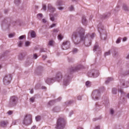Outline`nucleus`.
I'll return each instance as SVG.
<instances>
[{
	"mask_svg": "<svg viewBox=\"0 0 129 129\" xmlns=\"http://www.w3.org/2000/svg\"><path fill=\"white\" fill-rule=\"evenodd\" d=\"M85 30L83 28L80 27L78 28L77 32H74L73 33L72 37V39L75 44H77L79 43H77L76 42V39L78 37V35L79 34V35L81 41L86 46L88 47L91 45V41L90 40L87 41V38L90 40L92 39L94 37L95 34L93 33H92L90 35L88 34L85 36Z\"/></svg>",
	"mask_w": 129,
	"mask_h": 129,
	"instance_id": "nucleus-1",
	"label": "nucleus"
},
{
	"mask_svg": "<svg viewBox=\"0 0 129 129\" xmlns=\"http://www.w3.org/2000/svg\"><path fill=\"white\" fill-rule=\"evenodd\" d=\"M62 78L61 73H58L55 78H48L45 80V82L49 85H50L54 82L56 80L58 81H60Z\"/></svg>",
	"mask_w": 129,
	"mask_h": 129,
	"instance_id": "nucleus-2",
	"label": "nucleus"
},
{
	"mask_svg": "<svg viewBox=\"0 0 129 129\" xmlns=\"http://www.w3.org/2000/svg\"><path fill=\"white\" fill-rule=\"evenodd\" d=\"M65 120L62 118L59 119L57 121L56 128L57 129H63L65 125Z\"/></svg>",
	"mask_w": 129,
	"mask_h": 129,
	"instance_id": "nucleus-3",
	"label": "nucleus"
},
{
	"mask_svg": "<svg viewBox=\"0 0 129 129\" xmlns=\"http://www.w3.org/2000/svg\"><path fill=\"white\" fill-rule=\"evenodd\" d=\"M32 121V116L30 114H27L25 116L22 123L26 125H28L30 124Z\"/></svg>",
	"mask_w": 129,
	"mask_h": 129,
	"instance_id": "nucleus-4",
	"label": "nucleus"
},
{
	"mask_svg": "<svg viewBox=\"0 0 129 129\" xmlns=\"http://www.w3.org/2000/svg\"><path fill=\"white\" fill-rule=\"evenodd\" d=\"M70 74V73H66L62 78L63 79V85L66 86L69 84L70 79L69 74Z\"/></svg>",
	"mask_w": 129,
	"mask_h": 129,
	"instance_id": "nucleus-5",
	"label": "nucleus"
},
{
	"mask_svg": "<svg viewBox=\"0 0 129 129\" xmlns=\"http://www.w3.org/2000/svg\"><path fill=\"white\" fill-rule=\"evenodd\" d=\"M12 79L11 74H8L6 75L4 78L3 82L5 85H8L10 84Z\"/></svg>",
	"mask_w": 129,
	"mask_h": 129,
	"instance_id": "nucleus-6",
	"label": "nucleus"
},
{
	"mask_svg": "<svg viewBox=\"0 0 129 129\" xmlns=\"http://www.w3.org/2000/svg\"><path fill=\"white\" fill-rule=\"evenodd\" d=\"M17 100L16 97H10L9 106L11 107L15 106L16 104Z\"/></svg>",
	"mask_w": 129,
	"mask_h": 129,
	"instance_id": "nucleus-7",
	"label": "nucleus"
},
{
	"mask_svg": "<svg viewBox=\"0 0 129 129\" xmlns=\"http://www.w3.org/2000/svg\"><path fill=\"white\" fill-rule=\"evenodd\" d=\"M99 75V72L98 71L93 70L91 72L88 73V75L89 77L96 78Z\"/></svg>",
	"mask_w": 129,
	"mask_h": 129,
	"instance_id": "nucleus-8",
	"label": "nucleus"
},
{
	"mask_svg": "<svg viewBox=\"0 0 129 129\" xmlns=\"http://www.w3.org/2000/svg\"><path fill=\"white\" fill-rule=\"evenodd\" d=\"M70 46V42L69 41H67L63 42L61 46V48L63 50H66L69 48Z\"/></svg>",
	"mask_w": 129,
	"mask_h": 129,
	"instance_id": "nucleus-9",
	"label": "nucleus"
},
{
	"mask_svg": "<svg viewBox=\"0 0 129 129\" xmlns=\"http://www.w3.org/2000/svg\"><path fill=\"white\" fill-rule=\"evenodd\" d=\"M61 98V97L58 98L57 100H53L50 101L47 104V106L48 107H50L51 106L53 105L56 102H58L59 101Z\"/></svg>",
	"mask_w": 129,
	"mask_h": 129,
	"instance_id": "nucleus-10",
	"label": "nucleus"
},
{
	"mask_svg": "<svg viewBox=\"0 0 129 129\" xmlns=\"http://www.w3.org/2000/svg\"><path fill=\"white\" fill-rule=\"evenodd\" d=\"M81 68V66L79 65L75 67H71L69 69V71L70 72H73L75 71L80 69Z\"/></svg>",
	"mask_w": 129,
	"mask_h": 129,
	"instance_id": "nucleus-11",
	"label": "nucleus"
},
{
	"mask_svg": "<svg viewBox=\"0 0 129 129\" xmlns=\"http://www.w3.org/2000/svg\"><path fill=\"white\" fill-rule=\"evenodd\" d=\"M122 9L125 12H127L129 11V6L126 4H123L122 7Z\"/></svg>",
	"mask_w": 129,
	"mask_h": 129,
	"instance_id": "nucleus-12",
	"label": "nucleus"
},
{
	"mask_svg": "<svg viewBox=\"0 0 129 129\" xmlns=\"http://www.w3.org/2000/svg\"><path fill=\"white\" fill-rule=\"evenodd\" d=\"M48 8L50 11L51 12H53L55 10V8L52 7L50 4L48 5Z\"/></svg>",
	"mask_w": 129,
	"mask_h": 129,
	"instance_id": "nucleus-13",
	"label": "nucleus"
},
{
	"mask_svg": "<svg viewBox=\"0 0 129 129\" xmlns=\"http://www.w3.org/2000/svg\"><path fill=\"white\" fill-rule=\"evenodd\" d=\"M100 94V91L98 90H96L93 91L92 93V94L93 96H95V97H96V96H99Z\"/></svg>",
	"mask_w": 129,
	"mask_h": 129,
	"instance_id": "nucleus-14",
	"label": "nucleus"
},
{
	"mask_svg": "<svg viewBox=\"0 0 129 129\" xmlns=\"http://www.w3.org/2000/svg\"><path fill=\"white\" fill-rule=\"evenodd\" d=\"M110 15V13H108L104 14L102 16V18L106 19Z\"/></svg>",
	"mask_w": 129,
	"mask_h": 129,
	"instance_id": "nucleus-15",
	"label": "nucleus"
},
{
	"mask_svg": "<svg viewBox=\"0 0 129 129\" xmlns=\"http://www.w3.org/2000/svg\"><path fill=\"white\" fill-rule=\"evenodd\" d=\"M118 93H120L121 95V96H123L124 95L125 93L123 92L122 89L121 88H118Z\"/></svg>",
	"mask_w": 129,
	"mask_h": 129,
	"instance_id": "nucleus-16",
	"label": "nucleus"
},
{
	"mask_svg": "<svg viewBox=\"0 0 129 129\" xmlns=\"http://www.w3.org/2000/svg\"><path fill=\"white\" fill-rule=\"evenodd\" d=\"M7 124L8 122L7 121H2L1 122L0 125L4 127Z\"/></svg>",
	"mask_w": 129,
	"mask_h": 129,
	"instance_id": "nucleus-17",
	"label": "nucleus"
},
{
	"mask_svg": "<svg viewBox=\"0 0 129 129\" xmlns=\"http://www.w3.org/2000/svg\"><path fill=\"white\" fill-rule=\"evenodd\" d=\"M60 109V108L59 107L56 106L53 108V110L54 112H58L59 111Z\"/></svg>",
	"mask_w": 129,
	"mask_h": 129,
	"instance_id": "nucleus-18",
	"label": "nucleus"
},
{
	"mask_svg": "<svg viewBox=\"0 0 129 129\" xmlns=\"http://www.w3.org/2000/svg\"><path fill=\"white\" fill-rule=\"evenodd\" d=\"M82 23L83 25H85L87 23V20L85 17H83L82 18Z\"/></svg>",
	"mask_w": 129,
	"mask_h": 129,
	"instance_id": "nucleus-19",
	"label": "nucleus"
},
{
	"mask_svg": "<svg viewBox=\"0 0 129 129\" xmlns=\"http://www.w3.org/2000/svg\"><path fill=\"white\" fill-rule=\"evenodd\" d=\"M23 44V41H20L18 42L17 43V46L19 47H21L22 46V45Z\"/></svg>",
	"mask_w": 129,
	"mask_h": 129,
	"instance_id": "nucleus-20",
	"label": "nucleus"
},
{
	"mask_svg": "<svg viewBox=\"0 0 129 129\" xmlns=\"http://www.w3.org/2000/svg\"><path fill=\"white\" fill-rule=\"evenodd\" d=\"M31 37L32 38H34L35 37L36 34L34 31H31L30 33Z\"/></svg>",
	"mask_w": 129,
	"mask_h": 129,
	"instance_id": "nucleus-21",
	"label": "nucleus"
},
{
	"mask_svg": "<svg viewBox=\"0 0 129 129\" xmlns=\"http://www.w3.org/2000/svg\"><path fill=\"white\" fill-rule=\"evenodd\" d=\"M113 80V78L111 77H109L106 80L105 82L106 84L108 83L109 82Z\"/></svg>",
	"mask_w": 129,
	"mask_h": 129,
	"instance_id": "nucleus-22",
	"label": "nucleus"
},
{
	"mask_svg": "<svg viewBox=\"0 0 129 129\" xmlns=\"http://www.w3.org/2000/svg\"><path fill=\"white\" fill-rule=\"evenodd\" d=\"M99 47V46L97 44H95L93 48V51H96V49H98Z\"/></svg>",
	"mask_w": 129,
	"mask_h": 129,
	"instance_id": "nucleus-23",
	"label": "nucleus"
},
{
	"mask_svg": "<svg viewBox=\"0 0 129 129\" xmlns=\"http://www.w3.org/2000/svg\"><path fill=\"white\" fill-rule=\"evenodd\" d=\"M31 42L28 41H26L25 43V47H28L30 46Z\"/></svg>",
	"mask_w": 129,
	"mask_h": 129,
	"instance_id": "nucleus-24",
	"label": "nucleus"
},
{
	"mask_svg": "<svg viewBox=\"0 0 129 129\" xmlns=\"http://www.w3.org/2000/svg\"><path fill=\"white\" fill-rule=\"evenodd\" d=\"M49 15L50 16V19L51 20L53 21L54 20V17L53 16V15L50 14Z\"/></svg>",
	"mask_w": 129,
	"mask_h": 129,
	"instance_id": "nucleus-25",
	"label": "nucleus"
},
{
	"mask_svg": "<svg viewBox=\"0 0 129 129\" xmlns=\"http://www.w3.org/2000/svg\"><path fill=\"white\" fill-rule=\"evenodd\" d=\"M62 5V2L61 1L58 0L57 1L56 3V5L57 6H60Z\"/></svg>",
	"mask_w": 129,
	"mask_h": 129,
	"instance_id": "nucleus-26",
	"label": "nucleus"
},
{
	"mask_svg": "<svg viewBox=\"0 0 129 129\" xmlns=\"http://www.w3.org/2000/svg\"><path fill=\"white\" fill-rule=\"evenodd\" d=\"M25 38V35H23L20 36L19 37V39L20 41H21L23 39Z\"/></svg>",
	"mask_w": 129,
	"mask_h": 129,
	"instance_id": "nucleus-27",
	"label": "nucleus"
},
{
	"mask_svg": "<svg viewBox=\"0 0 129 129\" xmlns=\"http://www.w3.org/2000/svg\"><path fill=\"white\" fill-rule=\"evenodd\" d=\"M117 89L115 88H113L112 90V93L114 94H115L117 93Z\"/></svg>",
	"mask_w": 129,
	"mask_h": 129,
	"instance_id": "nucleus-28",
	"label": "nucleus"
},
{
	"mask_svg": "<svg viewBox=\"0 0 129 129\" xmlns=\"http://www.w3.org/2000/svg\"><path fill=\"white\" fill-rule=\"evenodd\" d=\"M69 10L70 11H74V6L72 5L69 8Z\"/></svg>",
	"mask_w": 129,
	"mask_h": 129,
	"instance_id": "nucleus-29",
	"label": "nucleus"
},
{
	"mask_svg": "<svg viewBox=\"0 0 129 129\" xmlns=\"http://www.w3.org/2000/svg\"><path fill=\"white\" fill-rule=\"evenodd\" d=\"M35 119L37 121H39L41 119V117L39 116H37L36 117Z\"/></svg>",
	"mask_w": 129,
	"mask_h": 129,
	"instance_id": "nucleus-30",
	"label": "nucleus"
},
{
	"mask_svg": "<svg viewBox=\"0 0 129 129\" xmlns=\"http://www.w3.org/2000/svg\"><path fill=\"white\" fill-rule=\"evenodd\" d=\"M121 38L120 37H119L117 39L116 41V43L117 44H118L120 43L121 42Z\"/></svg>",
	"mask_w": 129,
	"mask_h": 129,
	"instance_id": "nucleus-31",
	"label": "nucleus"
},
{
	"mask_svg": "<svg viewBox=\"0 0 129 129\" xmlns=\"http://www.w3.org/2000/svg\"><path fill=\"white\" fill-rule=\"evenodd\" d=\"M85 85L87 87H89L90 85V82L89 81H86L85 83Z\"/></svg>",
	"mask_w": 129,
	"mask_h": 129,
	"instance_id": "nucleus-32",
	"label": "nucleus"
},
{
	"mask_svg": "<svg viewBox=\"0 0 129 129\" xmlns=\"http://www.w3.org/2000/svg\"><path fill=\"white\" fill-rule=\"evenodd\" d=\"M46 50H47L46 49L41 48L40 49V52H45L46 51Z\"/></svg>",
	"mask_w": 129,
	"mask_h": 129,
	"instance_id": "nucleus-33",
	"label": "nucleus"
},
{
	"mask_svg": "<svg viewBox=\"0 0 129 129\" xmlns=\"http://www.w3.org/2000/svg\"><path fill=\"white\" fill-rule=\"evenodd\" d=\"M54 43V42L52 40H51L49 42L48 45L52 46L53 45V44Z\"/></svg>",
	"mask_w": 129,
	"mask_h": 129,
	"instance_id": "nucleus-34",
	"label": "nucleus"
},
{
	"mask_svg": "<svg viewBox=\"0 0 129 129\" xmlns=\"http://www.w3.org/2000/svg\"><path fill=\"white\" fill-rule=\"evenodd\" d=\"M110 51H109L107 52H106L105 53L104 55L105 56L110 55Z\"/></svg>",
	"mask_w": 129,
	"mask_h": 129,
	"instance_id": "nucleus-35",
	"label": "nucleus"
},
{
	"mask_svg": "<svg viewBox=\"0 0 129 129\" xmlns=\"http://www.w3.org/2000/svg\"><path fill=\"white\" fill-rule=\"evenodd\" d=\"M35 100V97H31L29 99L30 102L31 103L33 102Z\"/></svg>",
	"mask_w": 129,
	"mask_h": 129,
	"instance_id": "nucleus-36",
	"label": "nucleus"
},
{
	"mask_svg": "<svg viewBox=\"0 0 129 129\" xmlns=\"http://www.w3.org/2000/svg\"><path fill=\"white\" fill-rule=\"evenodd\" d=\"M13 113V111H12L9 110L7 112V114L9 115H12Z\"/></svg>",
	"mask_w": 129,
	"mask_h": 129,
	"instance_id": "nucleus-37",
	"label": "nucleus"
},
{
	"mask_svg": "<svg viewBox=\"0 0 129 129\" xmlns=\"http://www.w3.org/2000/svg\"><path fill=\"white\" fill-rule=\"evenodd\" d=\"M15 3L16 5L20 3V0H15Z\"/></svg>",
	"mask_w": 129,
	"mask_h": 129,
	"instance_id": "nucleus-38",
	"label": "nucleus"
},
{
	"mask_svg": "<svg viewBox=\"0 0 129 129\" xmlns=\"http://www.w3.org/2000/svg\"><path fill=\"white\" fill-rule=\"evenodd\" d=\"M78 51V50L76 48H74L73 49L72 52L74 53H76Z\"/></svg>",
	"mask_w": 129,
	"mask_h": 129,
	"instance_id": "nucleus-39",
	"label": "nucleus"
},
{
	"mask_svg": "<svg viewBox=\"0 0 129 129\" xmlns=\"http://www.w3.org/2000/svg\"><path fill=\"white\" fill-rule=\"evenodd\" d=\"M17 121L18 120H17L13 121L12 123V125H15L16 124Z\"/></svg>",
	"mask_w": 129,
	"mask_h": 129,
	"instance_id": "nucleus-40",
	"label": "nucleus"
},
{
	"mask_svg": "<svg viewBox=\"0 0 129 129\" xmlns=\"http://www.w3.org/2000/svg\"><path fill=\"white\" fill-rule=\"evenodd\" d=\"M38 57L37 54L35 53L33 55V58L34 59H36Z\"/></svg>",
	"mask_w": 129,
	"mask_h": 129,
	"instance_id": "nucleus-41",
	"label": "nucleus"
},
{
	"mask_svg": "<svg viewBox=\"0 0 129 129\" xmlns=\"http://www.w3.org/2000/svg\"><path fill=\"white\" fill-rule=\"evenodd\" d=\"M19 58L20 59H22L23 57V55L22 54H20L19 56Z\"/></svg>",
	"mask_w": 129,
	"mask_h": 129,
	"instance_id": "nucleus-42",
	"label": "nucleus"
},
{
	"mask_svg": "<svg viewBox=\"0 0 129 129\" xmlns=\"http://www.w3.org/2000/svg\"><path fill=\"white\" fill-rule=\"evenodd\" d=\"M110 113L111 114L113 115L114 113V111L112 109H111L110 111Z\"/></svg>",
	"mask_w": 129,
	"mask_h": 129,
	"instance_id": "nucleus-43",
	"label": "nucleus"
},
{
	"mask_svg": "<svg viewBox=\"0 0 129 129\" xmlns=\"http://www.w3.org/2000/svg\"><path fill=\"white\" fill-rule=\"evenodd\" d=\"M46 9V6L45 5H43L42 9L44 10V11H45Z\"/></svg>",
	"mask_w": 129,
	"mask_h": 129,
	"instance_id": "nucleus-44",
	"label": "nucleus"
},
{
	"mask_svg": "<svg viewBox=\"0 0 129 129\" xmlns=\"http://www.w3.org/2000/svg\"><path fill=\"white\" fill-rule=\"evenodd\" d=\"M58 39L59 40H61L62 39V37L61 35H58Z\"/></svg>",
	"mask_w": 129,
	"mask_h": 129,
	"instance_id": "nucleus-45",
	"label": "nucleus"
},
{
	"mask_svg": "<svg viewBox=\"0 0 129 129\" xmlns=\"http://www.w3.org/2000/svg\"><path fill=\"white\" fill-rule=\"evenodd\" d=\"M73 114V111H71L70 112L69 114V116L71 117L72 115Z\"/></svg>",
	"mask_w": 129,
	"mask_h": 129,
	"instance_id": "nucleus-46",
	"label": "nucleus"
},
{
	"mask_svg": "<svg viewBox=\"0 0 129 129\" xmlns=\"http://www.w3.org/2000/svg\"><path fill=\"white\" fill-rule=\"evenodd\" d=\"M56 26V24H53L50 25V28H51L53 27H54Z\"/></svg>",
	"mask_w": 129,
	"mask_h": 129,
	"instance_id": "nucleus-47",
	"label": "nucleus"
},
{
	"mask_svg": "<svg viewBox=\"0 0 129 129\" xmlns=\"http://www.w3.org/2000/svg\"><path fill=\"white\" fill-rule=\"evenodd\" d=\"M14 36V35L12 34H10L9 35V37L10 38H12Z\"/></svg>",
	"mask_w": 129,
	"mask_h": 129,
	"instance_id": "nucleus-48",
	"label": "nucleus"
},
{
	"mask_svg": "<svg viewBox=\"0 0 129 129\" xmlns=\"http://www.w3.org/2000/svg\"><path fill=\"white\" fill-rule=\"evenodd\" d=\"M92 99L94 100H98V97H92Z\"/></svg>",
	"mask_w": 129,
	"mask_h": 129,
	"instance_id": "nucleus-49",
	"label": "nucleus"
},
{
	"mask_svg": "<svg viewBox=\"0 0 129 129\" xmlns=\"http://www.w3.org/2000/svg\"><path fill=\"white\" fill-rule=\"evenodd\" d=\"M38 16H39L40 17H42L43 16V15L42 14H39L37 15Z\"/></svg>",
	"mask_w": 129,
	"mask_h": 129,
	"instance_id": "nucleus-50",
	"label": "nucleus"
},
{
	"mask_svg": "<svg viewBox=\"0 0 129 129\" xmlns=\"http://www.w3.org/2000/svg\"><path fill=\"white\" fill-rule=\"evenodd\" d=\"M37 127L36 125L33 126L31 128V129H36Z\"/></svg>",
	"mask_w": 129,
	"mask_h": 129,
	"instance_id": "nucleus-51",
	"label": "nucleus"
},
{
	"mask_svg": "<svg viewBox=\"0 0 129 129\" xmlns=\"http://www.w3.org/2000/svg\"><path fill=\"white\" fill-rule=\"evenodd\" d=\"M127 38L126 37H124V38L122 40V41L123 42H125L127 40Z\"/></svg>",
	"mask_w": 129,
	"mask_h": 129,
	"instance_id": "nucleus-52",
	"label": "nucleus"
},
{
	"mask_svg": "<svg viewBox=\"0 0 129 129\" xmlns=\"http://www.w3.org/2000/svg\"><path fill=\"white\" fill-rule=\"evenodd\" d=\"M58 8L59 10H62L64 9V8L62 7H60Z\"/></svg>",
	"mask_w": 129,
	"mask_h": 129,
	"instance_id": "nucleus-53",
	"label": "nucleus"
},
{
	"mask_svg": "<svg viewBox=\"0 0 129 129\" xmlns=\"http://www.w3.org/2000/svg\"><path fill=\"white\" fill-rule=\"evenodd\" d=\"M47 58V56L46 55H43L42 56V58L44 60H45V59Z\"/></svg>",
	"mask_w": 129,
	"mask_h": 129,
	"instance_id": "nucleus-54",
	"label": "nucleus"
},
{
	"mask_svg": "<svg viewBox=\"0 0 129 129\" xmlns=\"http://www.w3.org/2000/svg\"><path fill=\"white\" fill-rule=\"evenodd\" d=\"M53 31L54 32L56 33H57L58 32V31L56 29H54L53 30Z\"/></svg>",
	"mask_w": 129,
	"mask_h": 129,
	"instance_id": "nucleus-55",
	"label": "nucleus"
},
{
	"mask_svg": "<svg viewBox=\"0 0 129 129\" xmlns=\"http://www.w3.org/2000/svg\"><path fill=\"white\" fill-rule=\"evenodd\" d=\"M42 22L44 23H46L47 22V21L45 19H42Z\"/></svg>",
	"mask_w": 129,
	"mask_h": 129,
	"instance_id": "nucleus-56",
	"label": "nucleus"
},
{
	"mask_svg": "<svg viewBox=\"0 0 129 129\" xmlns=\"http://www.w3.org/2000/svg\"><path fill=\"white\" fill-rule=\"evenodd\" d=\"M30 93L31 94L33 93V89H30Z\"/></svg>",
	"mask_w": 129,
	"mask_h": 129,
	"instance_id": "nucleus-57",
	"label": "nucleus"
},
{
	"mask_svg": "<svg viewBox=\"0 0 129 129\" xmlns=\"http://www.w3.org/2000/svg\"><path fill=\"white\" fill-rule=\"evenodd\" d=\"M120 98H121V99H122L123 100V101H122V102H124L125 101V98H124V97H122Z\"/></svg>",
	"mask_w": 129,
	"mask_h": 129,
	"instance_id": "nucleus-58",
	"label": "nucleus"
},
{
	"mask_svg": "<svg viewBox=\"0 0 129 129\" xmlns=\"http://www.w3.org/2000/svg\"><path fill=\"white\" fill-rule=\"evenodd\" d=\"M118 54V52H117L115 51L114 52V53L113 54L114 55H116V54Z\"/></svg>",
	"mask_w": 129,
	"mask_h": 129,
	"instance_id": "nucleus-59",
	"label": "nucleus"
},
{
	"mask_svg": "<svg viewBox=\"0 0 129 129\" xmlns=\"http://www.w3.org/2000/svg\"><path fill=\"white\" fill-rule=\"evenodd\" d=\"M8 11V10L7 9L5 10L4 11V12L5 13H7Z\"/></svg>",
	"mask_w": 129,
	"mask_h": 129,
	"instance_id": "nucleus-60",
	"label": "nucleus"
},
{
	"mask_svg": "<svg viewBox=\"0 0 129 129\" xmlns=\"http://www.w3.org/2000/svg\"><path fill=\"white\" fill-rule=\"evenodd\" d=\"M77 99L79 100H81L82 99L81 97H77Z\"/></svg>",
	"mask_w": 129,
	"mask_h": 129,
	"instance_id": "nucleus-61",
	"label": "nucleus"
},
{
	"mask_svg": "<svg viewBox=\"0 0 129 129\" xmlns=\"http://www.w3.org/2000/svg\"><path fill=\"white\" fill-rule=\"evenodd\" d=\"M42 89H46V88L44 86H43L42 87Z\"/></svg>",
	"mask_w": 129,
	"mask_h": 129,
	"instance_id": "nucleus-62",
	"label": "nucleus"
},
{
	"mask_svg": "<svg viewBox=\"0 0 129 129\" xmlns=\"http://www.w3.org/2000/svg\"><path fill=\"white\" fill-rule=\"evenodd\" d=\"M95 129H100V126H97Z\"/></svg>",
	"mask_w": 129,
	"mask_h": 129,
	"instance_id": "nucleus-63",
	"label": "nucleus"
},
{
	"mask_svg": "<svg viewBox=\"0 0 129 129\" xmlns=\"http://www.w3.org/2000/svg\"><path fill=\"white\" fill-rule=\"evenodd\" d=\"M129 74V70H128L127 72L126 73V74L125 75H127Z\"/></svg>",
	"mask_w": 129,
	"mask_h": 129,
	"instance_id": "nucleus-64",
	"label": "nucleus"
}]
</instances>
